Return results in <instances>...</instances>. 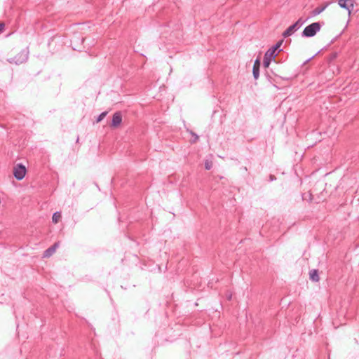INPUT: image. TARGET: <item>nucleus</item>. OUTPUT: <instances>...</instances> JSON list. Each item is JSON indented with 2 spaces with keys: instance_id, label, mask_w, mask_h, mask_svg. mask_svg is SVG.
<instances>
[{
  "instance_id": "20",
  "label": "nucleus",
  "mask_w": 359,
  "mask_h": 359,
  "mask_svg": "<svg viewBox=\"0 0 359 359\" xmlns=\"http://www.w3.org/2000/svg\"><path fill=\"white\" fill-rule=\"evenodd\" d=\"M276 180V177H275V175H269V180L271 182L273 181V180Z\"/></svg>"
},
{
  "instance_id": "2",
  "label": "nucleus",
  "mask_w": 359,
  "mask_h": 359,
  "mask_svg": "<svg viewBox=\"0 0 359 359\" xmlns=\"http://www.w3.org/2000/svg\"><path fill=\"white\" fill-rule=\"evenodd\" d=\"M29 51L26 49L20 50L14 57L7 59V61L11 64L20 65L26 62L28 59Z\"/></svg>"
},
{
  "instance_id": "10",
  "label": "nucleus",
  "mask_w": 359,
  "mask_h": 359,
  "mask_svg": "<svg viewBox=\"0 0 359 359\" xmlns=\"http://www.w3.org/2000/svg\"><path fill=\"white\" fill-rule=\"evenodd\" d=\"M328 5H329V3H326L325 4H324L322 6H318V7L316 8L311 12V16H316V15H319L328 6Z\"/></svg>"
},
{
  "instance_id": "11",
  "label": "nucleus",
  "mask_w": 359,
  "mask_h": 359,
  "mask_svg": "<svg viewBox=\"0 0 359 359\" xmlns=\"http://www.w3.org/2000/svg\"><path fill=\"white\" fill-rule=\"evenodd\" d=\"M283 42V40H280L278 41L275 45H273L271 48H269L268 50H271L272 53H276V50L280 48L282 43Z\"/></svg>"
},
{
  "instance_id": "14",
  "label": "nucleus",
  "mask_w": 359,
  "mask_h": 359,
  "mask_svg": "<svg viewBox=\"0 0 359 359\" xmlns=\"http://www.w3.org/2000/svg\"><path fill=\"white\" fill-rule=\"evenodd\" d=\"M190 134L194 137L193 139H191L190 140L191 143H192V144L193 143H196L198 140L199 137L195 133H194L193 131H190Z\"/></svg>"
},
{
  "instance_id": "15",
  "label": "nucleus",
  "mask_w": 359,
  "mask_h": 359,
  "mask_svg": "<svg viewBox=\"0 0 359 359\" xmlns=\"http://www.w3.org/2000/svg\"><path fill=\"white\" fill-rule=\"evenodd\" d=\"M252 75L255 80H257L259 76V69L252 68Z\"/></svg>"
},
{
  "instance_id": "7",
  "label": "nucleus",
  "mask_w": 359,
  "mask_h": 359,
  "mask_svg": "<svg viewBox=\"0 0 359 359\" xmlns=\"http://www.w3.org/2000/svg\"><path fill=\"white\" fill-rule=\"evenodd\" d=\"M277 53H272L271 50H267L264 56L263 66L264 68H268L272 60L275 59Z\"/></svg>"
},
{
  "instance_id": "8",
  "label": "nucleus",
  "mask_w": 359,
  "mask_h": 359,
  "mask_svg": "<svg viewBox=\"0 0 359 359\" xmlns=\"http://www.w3.org/2000/svg\"><path fill=\"white\" fill-rule=\"evenodd\" d=\"M59 243H55L53 245H51L50 248L46 249L43 252V257H50L55 251V250L58 248Z\"/></svg>"
},
{
  "instance_id": "6",
  "label": "nucleus",
  "mask_w": 359,
  "mask_h": 359,
  "mask_svg": "<svg viewBox=\"0 0 359 359\" xmlns=\"http://www.w3.org/2000/svg\"><path fill=\"white\" fill-rule=\"evenodd\" d=\"M122 122V113L120 111H116L112 116L110 126L114 128H118Z\"/></svg>"
},
{
  "instance_id": "16",
  "label": "nucleus",
  "mask_w": 359,
  "mask_h": 359,
  "mask_svg": "<svg viewBox=\"0 0 359 359\" xmlns=\"http://www.w3.org/2000/svg\"><path fill=\"white\" fill-rule=\"evenodd\" d=\"M260 65H261L260 59L259 57H257L255 60V62H254V65H253L252 68H255V69H259Z\"/></svg>"
},
{
  "instance_id": "17",
  "label": "nucleus",
  "mask_w": 359,
  "mask_h": 359,
  "mask_svg": "<svg viewBox=\"0 0 359 359\" xmlns=\"http://www.w3.org/2000/svg\"><path fill=\"white\" fill-rule=\"evenodd\" d=\"M337 56H338V53L337 52L332 53L329 55V58H328L329 62H332V61L334 60L337 57Z\"/></svg>"
},
{
  "instance_id": "22",
  "label": "nucleus",
  "mask_w": 359,
  "mask_h": 359,
  "mask_svg": "<svg viewBox=\"0 0 359 359\" xmlns=\"http://www.w3.org/2000/svg\"><path fill=\"white\" fill-rule=\"evenodd\" d=\"M227 299H228L229 300H231V294H229V295L227 296Z\"/></svg>"
},
{
  "instance_id": "5",
  "label": "nucleus",
  "mask_w": 359,
  "mask_h": 359,
  "mask_svg": "<svg viewBox=\"0 0 359 359\" xmlns=\"http://www.w3.org/2000/svg\"><path fill=\"white\" fill-rule=\"evenodd\" d=\"M354 3H355L354 0H339L338 1L339 6L341 8L348 11V15L351 14L352 10L353 9Z\"/></svg>"
},
{
  "instance_id": "24",
  "label": "nucleus",
  "mask_w": 359,
  "mask_h": 359,
  "mask_svg": "<svg viewBox=\"0 0 359 359\" xmlns=\"http://www.w3.org/2000/svg\"><path fill=\"white\" fill-rule=\"evenodd\" d=\"M79 136H78V137H77V139H76V142H79Z\"/></svg>"
},
{
  "instance_id": "9",
  "label": "nucleus",
  "mask_w": 359,
  "mask_h": 359,
  "mask_svg": "<svg viewBox=\"0 0 359 359\" xmlns=\"http://www.w3.org/2000/svg\"><path fill=\"white\" fill-rule=\"evenodd\" d=\"M309 278L313 282H318L320 280L318 269H312L309 272Z\"/></svg>"
},
{
  "instance_id": "21",
  "label": "nucleus",
  "mask_w": 359,
  "mask_h": 359,
  "mask_svg": "<svg viewBox=\"0 0 359 359\" xmlns=\"http://www.w3.org/2000/svg\"><path fill=\"white\" fill-rule=\"evenodd\" d=\"M315 57V55H313L312 57H311L310 58L307 59L304 63L303 65H306L307 63H309V61H311L313 57Z\"/></svg>"
},
{
  "instance_id": "19",
  "label": "nucleus",
  "mask_w": 359,
  "mask_h": 359,
  "mask_svg": "<svg viewBox=\"0 0 359 359\" xmlns=\"http://www.w3.org/2000/svg\"><path fill=\"white\" fill-rule=\"evenodd\" d=\"M4 29H5V23L0 22V34L4 32Z\"/></svg>"
},
{
  "instance_id": "4",
  "label": "nucleus",
  "mask_w": 359,
  "mask_h": 359,
  "mask_svg": "<svg viewBox=\"0 0 359 359\" xmlns=\"http://www.w3.org/2000/svg\"><path fill=\"white\" fill-rule=\"evenodd\" d=\"M304 23V21H303L302 18H299L294 24L290 25L285 31H284V32L282 34L284 38H286L291 36L295 31L299 29Z\"/></svg>"
},
{
  "instance_id": "12",
  "label": "nucleus",
  "mask_w": 359,
  "mask_h": 359,
  "mask_svg": "<svg viewBox=\"0 0 359 359\" xmlns=\"http://www.w3.org/2000/svg\"><path fill=\"white\" fill-rule=\"evenodd\" d=\"M61 218V213L60 212H55L53 213L52 217V221L53 223L56 224L59 222L60 219Z\"/></svg>"
},
{
  "instance_id": "18",
  "label": "nucleus",
  "mask_w": 359,
  "mask_h": 359,
  "mask_svg": "<svg viewBox=\"0 0 359 359\" xmlns=\"http://www.w3.org/2000/svg\"><path fill=\"white\" fill-rule=\"evenodd\" d=\"M204 165H205V168L207 170H210V169L212 168V161H210L207 160V161H205V164H204Z\"/></svg>"
},
{
  "instance_id": "23",
  "label": "nucleus",
  "mask_w": 359,
  "mask_h": 359,
  "mask_svg": "<svg viewBox=\"0 0 359 359\" xmlns=\"http://www.w3.org/2000/svg\"><path fill=\"white\" fill-rule=\"evenodd\" d=\"M311 200H312V195H311V194H310V201H311Z\"/></svg>"
},
{
  "instance_id": "13",
  "label": "nucleus",
  "mask_w": 359,
  "mask_h": 359,
  "mask_svg": "<svg viewBox=\"0 0 359 359\" xmlns=\"http://www.w3.org/2000/svg\"><path fill=\"white\" fill-rule=\"evenodd\" d=\"M108 111H103L102 112L97 118L96 123L100 122L102 119L104 118V117L107 115Z\"/></svg>"
},
{
  "instance_id": "3",
  "label": "nucleus",
  "mask_w": 359,
  "mask_h": 359,
  "mask_svg": "<svg viewBox=\"0 0 359 359\" xmlns=\"http://www.w3.org/2000/svg\"><path fill=\"white\" fill-rule=\"evenodd\" d=\"M27 168L22 163H18L13 168V175L17 180H22L26 175Z\"/></svg>"
},
{
  "instance_id": "1",
  "label": "nucleus",
  "mask_w": 359,
  "mask_h": 359,
  "mask_svg": "<svg viewBox=\"0 0 359 359\" xmlns=\"http://www.w3.org/2000/svg\"><path fill=\"white\" fill-rule=\"evenodd\" d=\"M320 28L321 23L320 22H313L304 29L302 36L306 38L313 37L320 30Z\"/></svg>"
}]
</instances>
